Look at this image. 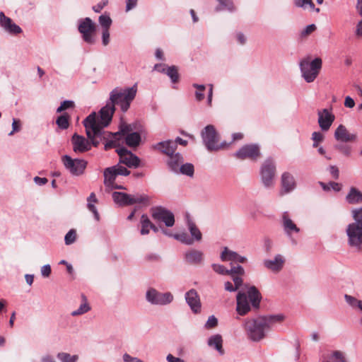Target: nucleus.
Returning a JSON list of instances; mask_svg holds the SVG:
<instances>
[{
  "mask_svg": "<svg viewBox=\"0 0 362 362\" xmlns=\"http://www.w3.org/2000/svg\"><path fill=\"white\" fill-rule=\"evenodd\" d=\"M57 358L61 362H76L78 359L77 355H70L68 353L61 352L57 354Z\"/></svg>",
  "mask_w": 362,
  "mask_h": 362,
  "instance_id": "obj_45",
  "label": "nucleus"
},
{
  "mask_svg": "<svg viewBox=\"0 0 362 362\" xmlns=\"http://www.w3.org/2000/svg\"><path fill=\"white\" fill-rule=\"evenodd\" d=\"M115 111V107L113 104L107 102L106 105L102 107L99 112V118L95 115V123L103 129L111 122Z\"/></svg>",
  "mask_w": 362,
  "mask_h": 362,
  "instance_id": "obj_17",
  "label": "nucleus"
},
{
  "mask_svg": "<svg viewBox=\"0 0 362 362\" xmlns=\"http://www.w3.org/2000/svg\"><path fill=\"white\" fill-rule=\"evenodd\" d=\"M334 136L337 141L344 143L354 141L356 139V134L350 133L343 124L337 127Z\"/></svg>",
  "mask_w": 362,
  "mask_h": 362,
  "instance_id": "obj_23",
  "label": "nucleus"
},
{
  "mask_svg": "<svg viewBox=\"0 0 362 362\" xmlns=\"http://www.w3.org/2000/svg\"><path fill=\"white\" fill-rule=\"evenodd\" d=\"M141 230L140 233L142 235H145L149 233L151 228V221L146 214H142L140 220Z\"/></svg>",
  "mask_w": 362,
  "mask_h": 362,
  "instance_id": "obj_34",
  "label": "nucleus"
},
{
  "mask_svg": "<svg viewBox=\"0 0 362 362\" xmlns=\"http://www.w3.org/2000/svg\"><path fill=\"white\" fill-rule=\"evenodd\" d=\"M217 1L219 2L221 8L219 6H217L216 8V11H218L221 9H227L229 11H233L234 10V6H233V2L231 1V0H217Z\"/></svg>",
  "mask_w": 362,
  "mask_h": 362,
  "instance_id": "obj_46",
  "label": "nucleus"
},
{
  "mask_svg": "<svg viewBox=\"0 0 362 362\" xmlns=\"http://www.w3.org/2000/svg\"><path fill=\"white\" fill-rule=\"evenodd\" d=\"M138 3V0H127L126 1V11L128 12L134 8Z\"/></svg>",
  "mask_w": 362,
  "mask_h": 362,
  "instance_id": "obj_59",
  "label": "nucleus"
},
{
  "mask_svg": "<svg viewBox=\"0 0 362 362\" xmlns=\"http://www.w3.org/2000/svg\"><path fill=\"white\" fill-rule=\"evenodd\" d=\"M56 124L61 129H66L69 126V116L67 113H64L59 116L56 120Z\"/></svg>",
  "mask_w": 362,
  "mask_h": 362,
  "instance_id": "obj_39",
  "label": "nucleus"
},
{
  "mask_svg": "<svg viewBox=\"0 0 362 362\" xmlns=\"http://www.w3.org/2000/svg\"><path fill=\"white\" fill-rule=\"evenodd\" d=\"M152 218L156 221H162L167 227L175 224L174 214L163 206H154L151 209Z\"/></svg>",
  "mask_w": 362,
  "mask_h": 362,
  "instance_id": "obj_13",
  "label": "nucleus"
},
{
  "mask_svg": "<svg viewBox=\"0 0 362 362\" xmlns=\"http://www.w3.org/2000/svg\"><path fill=\"white\" fill-rule=\"evenodd\" d=\"M107 0H104L93 7V10L96 13H100L102 9L107 5Z\"/></svg>",
  "mask_w": 362,
  "mask_h": 362,
  "instance_id": "obj_62",
  "label": "nucleus"
},
{
  "mask_svg": "<svg viewBox=\"0 0 362 362\" xmlns=\"http://www.w3.org/2000/svg\"><path fill=\"white\" fill-rule=\"evenodd\" d=\"M78 30L81 34V37L86 43L90 45L95 43L96 26L90 18L86 17L78 20Z\"/></svg>",
  "mask_w": 362,
  "mask_h": 362,
  "instance_id": "obj_9",
  "label": "nucleus"
},
{
  "mask_svg": "<svg viewBox=\"0 0 362 362\" xmlns=\"http://www.w3.org/2000/svg\"><path fill=\"white\" fill-rule=\"evenodd\" d=\"M87 202L88 209H89L90 211H91L93 214L95 220L98 221L100 220V215L95 206L94 205V203H96L98 202V199L94 192L90 193V194L87 199Z\"/></svg>",
  "mask_w": 362,
  "mask_h": 362,
  "instance_id": "obj_33",
  "label": "nucleus"
},
{
  "mask_svg": "<svg viewBox=\"0 0 362 362\" xmlns=\"http://www.w3.org/2000/svg\"><path fill=\"white\" fill-rule=\"evenodd\" d=\"M218 325V319L214 315L209 317L206 322L204 325V327L206 329H214Z\"/></svg>",
  "mask_w": 362,
  "mask_h": 362,
  "instance_id": "obj_49",
  "label": "nucleus"
},
{
  "mask_svg": "<svg viewBox=\"0 0 362 362\" xmlns=\"http://www.w3.org/2000/svg\"><path fill=\"white\" fill-rule=\"evenodd\" d=\"M281 194H288L296 187L294 177L288 172H284L281 177Z\"/></svg>",
  "mask_w": 362,
  "mask_h": 362,
  "instance_id": "obj_25",
  "label": "nucleus"
},
{
  "mask_svg": "<svg viewBox=\"0 0 362 362\" xmlns=\"http://www.w3.org/2000/svg\"><path fill=\"white\" fill-rule=\"evenodd\" d=\"M344 298L346 302L352 308H356L358 302L360 301V300H358L355 297L348 294H345Z\"/></svg>",
  "mask_w": 362,
  "mask_h": 362,
  "instance_id": "obj_57",
  "label": "nucleus"
},
{
  "mask_svg": "<svg viewBox=\"0 0 362 362\" xmlns=\"http://www.w3.org/2000/svg\"><path fill=\"white\" fill-rule=\"evenodd\" d=\"M185 300L193 313H201L202 303L199 296L195 289L192 288L185 293Z\"/></svg>",
  "mask_w": 362,
  "mask_h": 362,
  "instance_id": "obj_19",
  "label": "nucleus"
},
{
  "mask_svg": "<svg viewBox=\"0 0 362 362\" xmlns=\"http://www.w3.org/2000/svg\"><path fill=\"white\" fill-rule=\"evenodd\" d=\"M112 196L115 203L120 206H130L135 204L148 206L151 204V198L146 194H129L121 192H114Z\"/></svg>",
  "mask_w": 362,
  "mask_h": 362,
  "instance_id": "obj_7",
  "label": "nucleus"
},
{
  "mask_svg": "<svg viewBox=\"0 0 362 362\" xmlns=\"http://www.w3.org/2000/svg\"><path fill=\"white\" fill-rule=\"evenodd\" d=\"M102 42L104 46H107L110 42V32L109 30H102Z\"/></svg>",
  "mask_w": 362,
  "mask_h": 362,
  "instance_id": "obj_58",
  "label": "nucleus"
},
{
  "mask_svg": "<svg viewBox=\"0 0 362 362\" xmlns=\"http://www.w3.org/2000/svg\"><path fill=\"white\" fill-rule=\"evenodd\" d=\"M170 78L173 83H177L179 79L177 69L175 66H168L165 72Z\"/></svg>",
  "mask_w": 362,
  "mask_h": 362,
  "instance_id": "obj_42",
  "label": "nucleus"
},
{
  "mask_svg": "<svg viewBox=\"0 0 362 362\" xmlns=\"http://www.w3.org/2000/svg\"><path fill=\"white\" fill-rule=\"evenodd\" d=\"M73 150L75 153H83L90 150V143L84 136L75 133L71 137Z\"/></svg>",
  "mask_w": 362,
  "mask_h": 362,
  "instance_id": "obj_20",
  "label": "nucleus"
},
{
  "mask_svg": "<svg viewBox=\"0 0 362 362\" xmlns=\"http://www.w3.org/2000/svg\"><path fill=\"white\" fill-rule=\"evenodd\" d=\"M136 92V84L124 89L115 88L110 92L108 102L113 104L114 107L115 105H119L121 110L125 112L128 110L132 102L135 98Z\"/></svg>",
  "mask_w": 362,
  "mask_h": 362,
  "instance_id": "obj_3",
  "label": "nucleus"
},
{
  "mask_svg": "<svg viewBox=\"0 0 362 362\" xmlns=\"http://www.w3.org/2000/svg\"><path fill=\"white\" fill-rule=\"evenodd\" d=\"M192 87L196 88V91L194 93L196 100L198 102L203 100L205 97L204 91L206 90V86L204 85L193 83Z\"/></svg>",
  "mask_w": 362,
  "mask_h": 362,
  "instance_id": "obj_41",
  "label": "nucleus"
},
{
  "mask_svg": "<svg viewBox=\"0 0 362 362\" xmlns=\"http://www.w3.org/2000/svg\"><path fill=\"white\" fill-rule=\"evenodd\" d=\"M248 296L245 292L239 291L236 296V311L240 315H245L250 310V305L258 308L262 299L261 293L255 286H252L247 291Z\"/></svg>",
  "mask_w": 362,
  "mask_h": 362,
  "instance_id": "obj_2",
  "label": "nucleus"
},
{
  "mask_svg": "<svg viewBox=\"0 0 362 362\" xmlns=\"http://www.w3.org/2000/svg\"><path fill=\"white\" fill-rule=\"evenodd\" d=\"M82 297L84 300V302L82 304H81V305L79 306V308L77 310L71 312V315L72 316H78V315L85 314L90 310V307L88 305V303H87L85 296L83 295Z\"/></svg>",
  "mask_w": 362,
  "mask_h": 362,
  "instance_id": "obj_38",
  "label": "nucleus"
},
{
  "mask_svg": "<svg viewBox=\"0 0 362 362\" xmlns=\"http://www.w3.org/2000/svg\"><path fill=\"white\" fill-rule=\"evenodd\" d=\"M348 244L358 250L362 249V225L359 223H352L346 228Z\"/></svg>",
  "mask_w": 362,
  "mask_h": 362,
  "instance_id": "obj_12",
  "label": "nucleus"
},
{
  "mask_svg": "<svg viewBox=\"0 0 362 362\" xmlns=\"http://www.w3.org/2000/svg\"><path fill=\"white\" fill-rule=\"evenodd\" d=\"M322 62L319 57L310 61L309 57L302 59L299 62L302 77L307 83L313 82L322 69Z\"/></svg>",
  "mask_w": 362,
  "mask_h": 362,
  "instance_id": "obj_5",
  "label": "nucleus"
},
{
  "mask_svg": "<svg viewBox=\"0 0 362 362\" xmlns=\"http://www.w3.org/2000/svg\"><path fill=\"white\" fill-rule=\"evenodd\" d=\"M213 270L221 275H228L229 272L223 265L219 264H213L211 265Z\"/></svg>",
  "mask_w": 362,
  "mask_h": 362,
  "instance_id": "obj_50",
  "label": "nucleus"
},
{
  "mask_svg": "<svg viewBox=\"0 0 362 362\" xmlns=\"http://www.w3.org/2000/svg\"><path fill=\"white\" fill-rule=\"evenodd\" d=\"M187 228L190 233L191 238H193V242H199L202 239V234L196 224L190 219L187 221Z\"/></svg>",
  "mask_w": 362,
  "mask_h": 362,
  "instance_id": "obj_31",
  "label": "nucleus"
},
{
  "mask_svg": "<svg viewBox=\"0 0 362 362\" xmlns=\"http://www.w3.org/2000/svg\"><path fill=\"white\" fill-rule=\"evenodd\" d=\"M76 239V233L74 229H71L65 235L64 241L65 244L69 245L75 242Z\"/></svg>",
  "mask_w": 362,
  "mask_h": 362,
  "instance_id": "obj_47",
  "label": "nucleus"
},
{
  "mask_svg": "<svg viewBox=\"0 0 362 362\" xmlns=\"http://www.w3.org/2000/svg\"><path fill=\"white\" fill-rule=\"evenodd\" d=\"M207 344L210 347L214 348L221 355L224 354L223 349V339L219 334L212 335L208 339Z\"/></svg>",
  "mask_w": 362,
  "mask_h": 362,
  "instance_id": "obj_29",
  "label": "nucleus"
},
{
  "mask_svg": "<svg viewBox=\"0 0 362 362\" xmlns=\"http://www.w3.org/2000/svg\"><path fill=\"white\" fill-rule=\"evenodd\" d=\"M284 320L283 315L259 316L257 318L246 319L243 326L247 337L253 341H259L264 339L270 327Z\"/></svg>",
  "mask_w": 362,
  "mask_h": 362,
  "instance_id": "obj_1",
  "label": "nucleus"
},
{
  "mask_svg": "<svg viewBox=\"0 0 362 362\" xmlns=\"http://www.w3.org/2000/svg\"><path fill=\"white\" fill-rule=\"evenodd\" d=\"M173 238L175 240H177L180 241V243L185 244L187 245H192L194 243L193 238H191L189 236V235L185 232L178 233V234H175L173 235Z\"/></svg>",
  "mask_w": 362,
  "mask_h": 362,
  "instance_id": "obj_40",
  "label": "nucleus"
},
{
  "mask_svg": "<svg viewBox=\"0 0 362 362\" xmlns=\"http://www.w3.org/2000/svg\"><path fill=\"white\" fill-rule=\"evenodd\" d=\"M120 141V139L117 137V139H115V137H112V140H110L107 141L105 144L104 148L105 151H107L112 148L117 147L119 146V141Z\"/></svg>",
  "mask_w": 362,
  "mask_h": 362,
  "instance_id": "obj_55",
  "label": "nucleus"
},
{
  "mask_svg": "<svg viewBox=\"0 0 362 362\" xmlns=\"http://www.w3.org/2000/svg\"><path fill=\"white\" fill-rule=\"evenodd\" d=\"M83 124L86 129V133L88 139V140L90 143V146L93 145L97 147L103 139H106L105 134H107V132L95 123V112L90 114L83 121Z\"/></svg>",
  "mask_w": 362,
  "mask_h": 362,
  "instance_id": "obj_4",
  "label": "nucleus"
},
{
  "mask_svg": "<svg viewBox=\"0 0 362 362\" xmlns=\"http://www.w3.org/2000/svg\"><path fill=\"white\" fill-rule=\"evenodd\" d=\"M352 215L355 220L354 223H359V224L362 225V207L354 209Z\"/></svg>",
  "mask_w": 362,
  "mask_h": 362,
  "instance_id": "obj_54",
  "label": "nucleus"
},
{
  "mask_svg": "<svg viewBox=\"0 0 362 362\" xmlns=\"http://www.w3.org/2000/svg\"><path fill=\"white\" fill-rule=\"evenodd\" d=\"M334 147L344 156H348L351 153V147L346 144H338L334 145Z\"/></svg>",
  "mask_w": 362,
  "mask_h": 362,
  "instance_id": "obj_48",
  "label": "nucleus"
},
{
  "mask_svg": "<svg viewBox=\"0 0 362 362\" xmlns=\"http://www.w3.org/2000/svg\"><path fill=\"white\" fill-rule=\"evenodd\" d=\"M276 163L272 157L267 158L262 164L259 170L260 178L265 188L274 187L276 175Z\"/></svg>",
  "mask_w": 362,
  "mask_h": 362,
  "instance_id": "obj_8",
  "label": "nucleus"
},
{
  "mask_svg": "<svg viewBox=\"0 0 362 362\" xmlns=\"http://www.w3.org/2000/svg\"><path fill=\"white\" fill-rule=\"evenodd\" d=\"M51 274V267L49 264H45L41 268V274L44 277H48Z\"/></svg>",
  "mask_w": 362,
  "mask_h": 362,
  "instance_id": "obj_61",
  "label": "nucleus"
},
{
  "mask_svg": "<svg viewBox=\"0 0 362 362\" xmlns=\"http://www.w3.org/2000/svg\"><path fill=\"white\" fill-rule=\"evenodd\" d=\"M282 226L286 234L291 237L292 233H298L300 229L289 218L288 212H284L282 215Z\"/></svg>",
  "mask_w": 362,
  "mask_h": 362,
  "instance_id": "obj_27",
  "label": "nucleus"
},
{
  "mask_svg": "<svg viewBox=\"0 0 362 362\" xmlns=\"http://www.w3.org/2000/svg\"><path fill=\"white\" fill-rule=\"evenodd\" d=\"M132 130V128L130 125L122 124L119 127V131L115 133L107 132L108 136L115 137L117 139L119 137L121 139V137L123 136H127L128 134H130V132Z\"/></svg>",
  "mask_w": 362,
  "mask_h": 362,
  "instance_id": "obj_35",
  "label": "nucleus"
},
{
  "mask_svg": "<svg viewBox=\"0 0 362 362\" xmlns=\"http://www.w3.org/2000/svg\"><path fill=\"white\" fill-rule=\"evenodd\" d=\"M346 199L351 204L362 203V192L355 187H351L346 197Z\"/></svg>",
  "mask_w": 362,
  "mask_h": 362,
  "instance_id": "obj_30",
  "label": "nucleus"
},
{
  "mask_svg": "<svg viewBox=\"0 0 362 362\" xmlns=\"http://www.w3.org/2000/svg\"><path fill=\"white\" fill-rule=\"evenodd\" d=\"M98 21L103 30H109L112 25V19L107 14H103L99 16Z\"/></svg>",
  "mask_w": 362,
  "mask_h": 362,
  "instance_id": "obj_44",
  "label": "nucleus"
},
{
  "mask_svg": "<svg viewBox=\"0 0 362 362\" xmlns=\"http://www.w3.org/2000/svg\"><path fill=\"white\" fill-rule=\"evenodd\" d=\"M141 138L138 132L128 134L125 136V143L129 147H136L139 145Z\"/></svg>",
  "mask_w": 362,
  "mask_h": 362,
  "instance_id": "obj_32",
  "label": "nucleus"
},
{
  "mask_svg": "<svg viewBox=\"0 0 362 362\" xmlns=\"http://www.w3.org/2000/svg\"><path fill=\"white\" fill-rule=\"evenodd\" d=\"M170 292L160 293L153 288H150L146 293V300L152 305H165L173 300Z\"/></svg>",
  "mask_w": 362,
  "mask_h": 362,
  "instance_id": "obj_11",
  "label": "nucleus"
},
{
  "mask_svg": "<svg viewBox=\"0 0 362 362\" xmlns=\"http://www.w3.org/2000/svg\"><path fill=\"white\" fill-rule=\"evenodd\" d=\"M183 162V157L180 153H174L171 156H168L167 160V165L168 168L173 173H176L178 170L179 166Z\"/></svg>",
  "mask_w": 362,
  "mask_h": 362,
  "instance_id": "obj_28",
  "label": "nucleus"
},
{
  "mask_svg": "<svg viewBox=\"0 0 362 362\" xmlns=\"http://www.w3.org/2000/svg\"><path fill=\"white\" fill-rule=\"evenodd\" d=\"M0 25L11 34H19L22 32V29L2 11L0 12Z\"/></svg>",
  "mask_w": 362,
  "mask_h": 362,
  "instance_id": "obj_24",
  "label": "nucleus"
},
{
  "mask_svg": "<svg viewBox=\"0 0 362 362\" xmlns=\"http://www.w3.org/2000/svg\"><path fill=\"white\" fill-rule=\"evenodd\" d=\"M204 256L201 250L192 248L184 253V259L187 264L199 265L203 263Z\"/></svg>",
  "mask_w": 362,
  "mask_h": 362,
  "instance_id": "obj_22",
  "label": "nucleus"
},
{
  "mask_svg": "<svg viewBox=\"0 0 362 362\" xmlns=\"http://www.w3.org/2000/svg\"><path fill=\"white\" fill-rule=\"evenodd\" d=\"M260 148L257 144H246L234 153V156L240 160L250 159L256 160L260 156Z\"/></svg>",
  "mask_w": 362,
  "mask_h": 362,
  "instance_id": "obj_14",
  "label": "nucleus"
},
{
  "mask_svg": "<svg viewBox=\"0 0 362 362\" xmlns=\"http://www.w3.org/2000/svg\"><path fill=\"white\" fill-rule=\"evenodd\" d=\"M316 25L315 24H310L307 25L300 33V37L302 38L306 37L316 30Z\"/></svg>",
  "mask_w": 362,
  "mask_h": 362,
  "instance_id": "obj_52",
  "label": "nucleus"
},
{
  "mask_svg": "<svg viewBox=\"0 0 362 362\" xmlns=\"http://www.w3.org/2000/svg\"><path fill=\"white\" fill-rule=\"evenodd\" d=\"M237 256V252L233 250H229L227 247H223V250L221 254V259L223 262L230 261L233 262L235 257Z\"/></svg>",
  "mask_w": 362,
  "mask_h": 362,
  "instance_id": "obj_37",
  "label": "nucleus"
},
{
  "mask_svg": "<svg viewBox=\"0 0 362 362\" xmlns=\"http://www.w3.org/2000/svg\"><path fill=\"white\" fill-rule=\"evenodd\" d=\"M312 139L313 141V147H317L319 143L322 142L324 139L323 134L320 132H314L312 134Z\"/></svg>",
  "mask_w": 362,
  "mask_h": 362,
  "instance_id": "obj_51",
  "label": "nucleus"
},
{
  "mask_svg": "<svg viewBox=\"0 0 362 362\" xmlns=\"http://www.w3.org/2000/svg\"><path fill=\"white\" fill-rule=\"evenodd\" d=\"M285 258L280 254L276 255L274 259H267L263 261V265L267 269L274 272H279L284 267Z\"/></svg>",
  "mask_w": 362,
  "mask_h": 362,
  "instance_id": "obj_21",
  "label": "nucleus"
},
{
  "mask_svg": "<svg viewBox=\"0 0 362 362\" xmlns=\"http://www.w3.org/2000/svg\"><path fill=\"white\" fill-rule=\"evenodd\" d=\"M62 161L65 168L75 176L83 174L88 164L87 161L83 159L72 158L68 155L63 156Z\"/></svg>",
  "mask_w": 362,
  "mask_h": 362,
  "instance_id": "obj_10",
  "label": "nucleus"
},
{
  "mask_svg": "<svg viewBox=\"0 0 362 362\" xmlns=\"http://www.w3.org/2000/svg\"><path fill=\"white\" fill-rule=\"evenodd\" d=\"M317 122L322 132H327L333 124L335 116L331 110L327 108L317 110Z\"/></svg>",
  "mask_w": 362,
  "mask_h": 362,
  "instance_id": "obj_18",
  "label": "nucleus"
},
{
  "mask_svg": "<svg viewBox=\"0 0 362 362\" xmlns=\"http://www.w3.org/2000/svg\"><path fill=\"white\" fill-rule=\"evenodd\" d=\"M331 358L334 362H346L343 353L339 351H334Z\"/></svg>",
  "mask_w": 362,
  "mask_h": 362,
  "instance_id": "obj_56",
  "label": "nucleus"
},
{
  "mask_svg": "<svg viewBox=\"0 0 362 362\" xmlns=\"http://www.w3.org/2000/svg\"><path fill=\"white\" fill-rule=\"evenodd\" d=\"M293 4L298 8L305 9L308 6L311 9H315V4L312 0H293Z\"/></svg>",
  "mask_w": 362,
  "mask_h": 362,
  "instance_id": "obj_43",
  "label": "nucleus"
},
{
  "mask_svg": "<svg viewBox=\"0 0 362 362\" xmlns=\"http://www.w3.org/2000/svg\"><path fill=\"white\" fill-rule=\"evenodd\" d=\"M120 164L119 162L117 165L104 170V185H110L112 181H115L117 175L127 176L130 174V170Z\"/></svg>",
  "mask_w": 362,
  "mask_h": 362,
  "instance_id": "obj_16",
  "label": "nucleus"
},
{
  "mask_svg": "<svg viewBox=\"0 0 362 362\" xmlns=\"http://www.w3.org/2000/svg\"><path fill=\"white\" fill-rule=\"evenodd\" d=\"M228 275H230L231 276H235V274L243 275L245 274V270L240 265L231 267L230 269H228Z\"/></svg>",
  "mask_w": 362,
  "mask_h": 362,
  "instance_id": "obj_53",
  "label": "nucleus"
},
{
  "mask_svg": "<svg viewBox=\"0 0 362 362\" xmlns=\"http://www.w3.org/2000/svg\"><path fill=\"white\" fill-rule=\"evenodd\" d=\"M116 152L119 156V163L130 168H136L140 165V158L126 148L119 147L116 149Z\"/></svg>",
  "mask_w": 362,
  "mask_h": 362,
  "instance_id": "obj_15",
  "label": "nucleus"
},
{
  "mask_svg": "<svg viewBox=\"0 0 362 362\" xmlns=\"http://www.w3.org/2000/svg\"><path fill=\"white\" fill-rule=\"evenodd\" d=\"M355 35L358 38H362V19L356 25Z\"/></svg>",
  "mask_w": 362,
  "mask_h": 362,
  "instance_id": "obj_64",
  "label": "nucleus"
},
{
  "mask_svg": "<svg viewBox=\"0 0 362 362\" xmlns=\"http://www.w3.org/2000/svg\"><path fill=\"white\" fill-rule=\"evenodd\" d=\"M19 121L13 119L12 122V131L8 134V136H12L14 132H19L21 130Z\"/></svg>",
  "mask_w": 362,
  "mask_h": 362,
  "instance_id": "obj_60",
  "label": "nucleus"
},
{
  "mask_svg": "<svg viewBox=\"0 0 362 362\" xmlns=\"http://www.w3.org/2000/svg\"><path fill=\"white\" fill-rule=\"evenodd\" d=\"M202 142L209 151H218L227 146L226 142H220V136L212 124L206 126L201 132Z\"/></svg>",
  "mask_w": 362,
  "mask_h": 362,
  "instance_id": "obj_6",
  "label": "nucleus"
},
{
  "mask_svg": "<svg viewBox=\"0 0 362 362\" xmlns=\"http://www.w3.org/2000/svg\"><path fill=\"white\" fill-rule=\"evenodd\" d=\"M329 171L330 174L332 175V177L334 179H338L339 176V171L337 166L335 165H331L329 168Z\"/></svg>",
  "mask_w": 362,
  "mask_h": 362,
  "instance_id": "obj_63",
  "label": "nucleus"
},
{
  "mask_svg": "<svg viewBox=\"0 0 362 362\" xmlns=\"http://www.w3.org/2000/svg\"><path fill=\"white\" fill-rule=\"evenodd\" d=\"M177 170H178L175 173L176 174H182L189 177H192L194 175V168L192 163H187L185 164L180 165Z\"/></svg>",
  "mask_w": 362,
  "mask_h": 362,
  "instance_id": "obj_36",
  "label": "nucleus"
},
{
  "mask_svg": "<svg viewBox=\"0 0 362 362\" xmlns=\"http://www.w3.org/2000/svg\"><path fill=\"white\" fill-rule=\"evenodd\" d=\"M153 148L160 151V153L168 156L174 153L177 149L176 142L173 140H166L160 141L153 145Z\"/></svg>",
  "mask_w": 362,
  "mask_h": 362,
  "instance_id": "obj_26",
  "label": "nucleus"
}]
</instances>
